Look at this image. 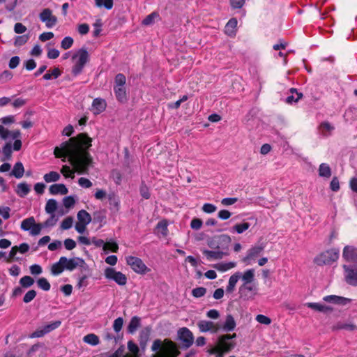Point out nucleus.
Instances as JSON below:
<instances>
[{
	"mask_svg": "<svg viewBox=\"0 0 357 357\" xmlns=\"http://www.w3.org/2000/svg\"><path fill=\"white\" fill-rule=\"evenodd\" d=\"M37 284L39 288L46 291H49L51 288L50 282L45 278H40L37 280Z\"/></svg>",
	"mask_w": 357,
	"mask_h": 357,
	"instance_id": "c03bdc74",
	"label": "nucleus"
},
{
	"mask_svg": "<svg viewBox=\"0 0 357 357\" xmlns=\"http://www.w3.org/2000/svg\"><path fill=\"white\" fill-rule=\"evenodd\" d=\"M30 190V186L26 183H20L17 184L15 192L20 197H24L29 193Z\"/></svg>",
	"mask_w": 357,
	"mask_h": 357,
	"instance_id": "393cba45",
	"label": "nucleus"
},
{
	"mask_svg": "<svg viewBox=\"0 0 357 357\" xmlns=\"http://www.w3.org/2000/svg\"><path fill=\"white\" fill-rule=\"evenodd\" d=\"M241 278L243 282L242 284H249L254 281L255 279V270L248 269L244 272L243 275L241 274Z\"/></svg>",
	"mask_w": 357,
	"mask_h": 357,
	"instance_id": "c85d7f7f",
	"label": "nucleus"
},
{
	"mask_svg": "<svg viewBox=\"0 0 357 357\" xmlns=\"http://www.w3.org/2000/svg\"><path fill=\"white\" fill-rule=\"evenodd\" d=\"M61 325V321L60 320L54 321L49 324L44 326L43 328L46 334L52 332V331L58 328Z\"/></svg>",
	"mask_w": 357,
	"mask_h": 357,
	"instance_id": "79ce46f5",
	"label": "nucleus"
},
{
	"mask_svg": "<svg viewBox=\"0 0 357 357\" xmlns=\"http://www.w3.org/2000/svg\"><path fill=\"white\" fill-rule=\"evenodd\" d=\"M237 20L236 18L230 19L225 27V33L229 36H234L236 32Z\"/></svg>",
	"mask_w": 357,
	"mask_h": 357,
	"instance_id": "aec40b11",
	"label": "nucleus"
},
{
	"mask_svg": "<svg viewBox=\"0 0 357 357\" xmlns=\"http://www.w3.org/2000/svg\"><path fill=\"white\" fill-rule=\"evenodd\" d=\"M57 208V202L54 199H49L45 205V211L47 213L52 214Z\"/></svg>",
	"mask_w": 357,
	"mask_h": 357,
	"instance_id": "ea45409f",
	"label": "nucleus"
},
{
	"mask_svg": "<svg viewBox=\"0 0 357 357\" xmlns=\"http://www.w3.org/2000/svg\"><path fill=\"white\" fill-rule=\"evenodd\" d=\"M73 218L70 216L66 218L61 222V227L63 229H68L72 227Z\"/></svg>",
	"mask_w": 357,
	"mask_h": 357,
	"instance_id": "864d4df0",
	"label": "nucleus"
},
{
	"mask_svg": "<svg viewBox=\"0 0 357 357\" xmlns=\"http://www.w3.org/2000/svg\"><path fill=\"white\" fill-rule=\"evenodd\" d=\"M231 242V237L227 234H219L212 238L211 243L215 245H227Z\"/></svg>",
	"mask_w": 357,
	"mask_h": 357,
	"instance_id": "dca6fc26",
	"label": "nucleus"
},
{
	"mask_svg": "<svg viewBox=\"0 0 357 357\" xmlns=\"http://www.w3.org/2000/svg\"><path fill=\"white\" fill-rule=\"evenodd\" d=\"M203 222L199 218H193L190 222V227L192 229L198 230L201 229Z\"/></svg>",
	"mask_w": 357,
	"mask_h": 357,
	"instance_id": "e2e57ef3",
	"label": "nucleus"
},
{
	"mask_svg": "<svg viewBox=\"0 0 357 357\" xmlns=\"http://www.w3.org/2000/svg\"><path fill=\"white\" fill-rule=\"evenodd\" d=\"M235 262H227V263H220L215 265V268L220 271L225 272L229 269H231L236 266Z\"/></svg>",
	"mask_w": 357,
	"mask_h": 357,
	"instance_id": "4c0bfd02",
	"label": "nucleus"
},
{
	"mask_svg": "<svg viewBox=\"0 0 357 357\" xmlns=\"http://www.w3.org/2000/svg\"><path fill=\"white\" fill-rule=\"evenodd\" d=\"M105 220V215L100 211H97L93 214V222L102 223Z\"/></svg>",
	"mask_w": 357,
	"mask_h": 357,
	"instance_id": "774afa93",
	"label": "nucleus"
},
{
	"mask_svg": "<svg viewBox=\"0 0 357 357\" xmlns=\"http://www.w3.org/2000/svg\"><path fill=\"white\" fill-rule=\"evenodd\" d=\"M61 173L66 177H71L74 178V172L70 169V167L68 165H63L61 169Z\"/></svg>",
	"mask_w": 357,
	"mask_h": 357,
	"instance_id": "603ef678",
	"label": "nucleus"
},
{
	"mask_svg": "<svg viewBox=\"0 0 357 357\" xmlns=\"http://www.w3.org/2000/svg\"><path fill=\"white\" fill-rule=\"evenodd\" d=\"M167 226L168 223L166 220L160 221L155 228V233L159 236H166L168 233Z\"/></svg>",
	"mask_w": 357,
	"mask_h": 357,
	"instance_id": "5701e85b",
	"label": "nucleus"
},
{
	"mask_svg": "<svg viewBox=\"0 0 357 357\" xmlns=\"http://www.w3.org/2000/svg\"><path fill=\"white\" fill-rule=\"evenodd\" d=\"M77 220L83 223L89 224L91 221V215L85 210H80L77 213Z\"/></svg>",
	"mask_w": 357,
	"mask_h": 357,
	"instance_id": "473e14b6",
	"label": "nucleus"
},
{
	"mask_svg": "<svg viewBox=\"0 0 357 357\" xmlns=\"http://www.w3.org/2000/svg\"><path fill=\"white\" fill-rule=\"evenodd\" d=\"M92 146V138L86 133L82 132L70 138L54 149V154L57 158H62L65 162L68 158L75 171L79 174H88L93 166V159L89 152Z\"/></svg>",
	"mask_w": 357,
	"mask_h": 357,
	"instance_id": "f257e3e1",
	"label": "nucleus"
},
{
	"mask_svg": "<svg viewBox=\"0 0 357 357\" xmlns=\"http://www.w3.org/2000/svg\"><path fill=\"white\" fill-rule=\"evenodd\" d=\"M250 227V224L247 222H243L242 223L236 224L233 227V231L237 232L238 234H242L245 231L249 229Z\"/></svg>",
	"mask_w": 357,
	"mask_h": 357,
	"instance_id": "a19ab883",
	"label": "nucleus"
},
{
	"mask_svg": "<svg viewBox=\"0 0 357 357\" xmlns=\"http://www.w3.org/2000/svg\"><path fill=\"white\" fill-rule=\"evenodd\" d=\"M92 243L94 245H118V243L113 239H110L109 241H104L102 239H99L97 238H93Z\"/></svg>",
	"mask_w": 357,
	"mask_h": 357,
	"instance_id": "f704fd0d",
	"label": "nucleus"
},
{
	"mask_svg": "<svg viewBox=\"0 0 357 357\" xmlns=\"http://www.w3.org/2000/svg\"><path fill=\"white\" fill-rule=\"evenodd\" d=\"M305 305L315 311L325 313L331 312L333 310L331 307L321 304L319 303H307Z\"/></svg>",
	"mask_w": 357,
	"mask_h": 357,
	"instance_id": "4be33fe9",
	"label": "nucleus"
},
{
	"mask_svg": "<svg viewBox=\"0 0 357 357\" xmlns=\"http://www.w3.org/2000/svg\"><path fill=\"white\" fill-rule=\"evenodd\" d=\"M123 319L122 317H118L116 319L113 324V328L114 331L116 333L119 332L123 327Z\"/></svg>",
	"mask_w": 357,
	"mask_h": 357,
	"instance_id": "bf43d9fd",
	"label": "nucleus"
},
{
	"mask_svg": "<svg viewBox=\"0 0 357 357\" xmlns=\"http://www.w3.org/2000/svg\"><path fill=\"white\" fill-rule=\"evenodd\" d=\"M236 327V321L231 314H227L226 320L222 326V330L224 331H232Z\"/></svg>",
	"mask_w": 357,
	"mask_h": 357,
	"instance_id": "a878e982",
	"label": "nucleus"
},
{
	"mask_svg": "<svg viewBox=\"0 0 357 357\" xmlns=\"http://www.w3.org/2000/svg\"><path fill=\"white\" fill-rule=\"evenodd\" d=\"M140 321L141 319L137 316H134L132 317L127 328L128 332L129 333L133 334L140 326Z\"/></svg>",
	"mask_w": 357,
	"mask_h": 357,
	"instance_id": "cd10ccee",
	"label": "nucleus"
},
{
	"mask_svg": "<svg viewBox=\"0 0 357 357\" xmlns=\"http://www.w3.org/2000/svg\"><path fill=\"white\" fill-rule=\"evenodd\" d=\"M29 36L28 35H22L20 36H17L15 40V46H22L24 45L29 40Z\"/></svg>",
	"mask_w": 357,
	"mask_h": 357,
	"instance_id": "8fccbe9b",
	"label": "nucleus"
},
{
	"mask_svg": "<svg viewBox=\"0 0 357 357\" xmlns=\"http://www.w3.org/2000/svg\"><path fill=\"white\" fill-rule=\"evenodd\" d=\"M323 300L326 302L343 305L347 304L350 301V299L349 298L336 295L326 296L323 298Z\"/></svg>",
	"mask_w": 357,
	"mask_h": 357,
	"instance_id": "f3484780",
	"label": "nucleus"
},
{
	"mask_svg": "<svg viewBox=\"0 0 357 357\" xmlns=\"http://www.w3.org/2000/svg\"><path fill=\"white\" fill-rule=\"evenodd\" d=\"M24 168L21 162H17L15 164L10 175L14 176L17 178H20L23 176Z\"/></svg>",
	"mask_w": 357,
	"mask_h": 357,
	"instance_id": "c756f323",
	"label": "nucleus"
},
{
	"mask_svg": "<svg viewBox=\"0 0 357 357\" xmlns=\"http://www.w3.org/2000/svg\"><path fill=\"white\" fill-rule=\"evenodd\" d=\"M36 296V291L33 289L28 291L23 298V301L25 303H30Z\"/></svg>",
	"mask_w": 357,
	"mask_h": 357,
	"instance_id": "09e8293b",
	"label": "nucleus"
},
{
	"mask_svg": "<svg viewBox=\"0 0 357 357\" xmlns=\"http://www.w3.org/2000/svg\"><path fill=\"white\" fill-rule=\"evenodd\" d=\"M43 178L47 183L56 182L59 180L60 174L56 172L52 171L47 174H45L43 176Z\"/></svg>",
	"mask_w": 357,
	"mask_h": 357,
	"instance_id": "72a5a7b5",
	"label": "nucleus"
},
{
	"mask_svg": "<svg viewBox=\"0 0 357 357\" xmlns=\"http://www.w3.org/2000/svg\"><path fill=\"white\" fill-rule=\"evenodd\" d=\"M50 193L51 195H66L68 192V190L66 186L63 183L52 184L49 188Z\"/></svg>",
	"mask_w": 357,
	"mask_h": 357,
	"instance_id": "6ab92c4d",
	"label": "nucleus"
},
{
	"mask_svg": "<svg viewBox=\"0 0 357 357\" xmlns=\"http://www.w3.org/2000/svg\"><path fill=\"white\" fill-rule=\"evenodd\" d=\"M263 248L264 247H252V248L248 250L247 256L244 257L243 261L249 264L250 260L255 259L261 254L263 251Z\"/></svg>",
	"mask_w": 357,
	"mask_h": 357,
	"instance_id": "412c9836",
	"label": "nucleus"
},
{
	"mask_svg": "<svg viewBox=\"0 0 357 357\" xmlns=\"http://www.w3.org/2000/svg\"><path fill=\"white\" fill-rule=\"evenodd\" d=\"M89 53L86 49H81L78 52V60L77 62L86 65L89 61Z\"/></svg>",
	"mask_w": 357,
	"mask_h": 357,
	"instance_id": "e433bc0d",
	"label": "nucleus"
},
{
	"mask_svg": "<svg viewBox=\"0 0 357 357\" xmlns=\"http://www.w3.org/2000/svg\"><path fill=\"white\" fill-rule=\"evenodd\" d=\"M290 92L291 93V95L287 96L285 101L288 104L297 102L303 97V93L298 92L295 88H291Z\"/></svg>",
	"mask_w": 357,
	"mask_h": 357,
	"instance_id": "bb28decb",
	"label": "nucleus"
},
{
	"mask_svg": "<svg viewBox=\"0 0 357 357\" xmlns=\"http://www.w3.org/2000/svg\"><path fill=\"white\" fill-rule=\"evenodd\" d=\"M3 154L6 160H10L12 156V146L10 143H6L2 149Z\"/></svg>",
	"mask_w": 357,
	"mask_h": 357,
	"instance_id": "3c124183",
	"label": "nucleus"
},
{
	"mask_svg": "<svg viewBox=\"0 0 357 357\" xmlns=\"http://www.w3.org/2000/svg\"><path fill=\"white\" fill-rule=\"evenodd\" d=\"M43 227L42 224L36 222L33 217L26 218L21 222V229L24 231H29L32 236L38 235Z\"/></svg>",
	"mask_w": 357,
	"mask_h": 357,
	"instance_id": "6e6552de",
	"label": "nucleus"
},
{
	"mask_svg": "<svg viewBox=\"0 0 357 357\" xmlns=\"http://www.w3.org/2000/svg\"><path fill=\"white\" fill-rule=\"evenodd\" d=\"M206 293V289L205 287H197L192 290V295L195 298H200L204 296Z\"/></svg>",
	"mask_w": 357,
	"mask_h": 357,
	"instance_id": "de8ad7c7",
	"label": "nucleus"
},
{
	"mask_svg": "<svg viewBox=\"0 0 357 357\" xmlns=\"http://www.w3.org/2000/svg\"><path fill=\"white\" fill-rule=\"evenodd\" d=\"M85 65L76 62V63L74 65V66L72 68V73L73 75L76 77L78 75H79L84 68Z\"/></svg>",
	"mask_w": 357,
	"mask_h": 357,
	"instance_id": "4d7b16f0",
	"label": "nucleus"
},
{
	"mask_svg": "<svg viewBox=\"0 0 357 357\" xmlns=\"http://www.w3.org/2000/svg\"><path fill=\"white\" fill-rule=\"evenodd\" d=\"M104 276L107 280L114 281L119 286H125L127 284L126 275L121 271H117L114 268L106 267L104 270Z\"/></svg>",
	"mask_w": 357,
	"mask_h": 357,
	"instance_id": "39448f33",
	"label": "nucleus"
},
{
	"mask_svg": "<svg viewBox=\"0 0 357 357\" xmlns=\"http://www.w3.org/2000/svg\"><path fill=\"white\" fill-rule=\"evenodd\" d=\"M255 319L259 323L265 324V325H269L271 323V319L269 317H268L267 316H265L264 314L257 315Z\"/></svg>",
	"mask_w": 357,
	"mask_h": 357,
	"instance_id": "680f3d73",
	"label": "nucleus"
},
{
	"mask_svg": "<svg viewBox=\"0 0 357 357\" xmlns=\"http://www.w3.org/2000/svg\"><path fill=\"white\" fill-rule=\"evenodd\" d=\"M236 337V334L233 333L232 335H222L218 337L217 343L223 355L230 352L235 347L236 343L231 340Z\"/></svg>",
	"mask_w": 357,
	"mask_h": 357,
	"instance_id": "423d86ee",
	"label": "nucleus"
},
{
	"mask_svg": "<svg viewBox=\"0 0 357 357\" xmlns=\"http://www.w3.org/2000/svg\"><path fill=\"white\" fill-rule=\"evenodd\" d=\"M344 279L347 284L357 287V266L343 265Z\"/></svg>",
	"mask_w": 357,
	"mask_h": 357,
	"instance_id": "9d476101",
	"label": "nucleus"
},
{
	"mask_svg": "<svg viewBox=\"0 0 357 357\" xmlns=\"http://www.w3.org/2000/svg\"><path fill=\"white\" fill-rule=\"evenodd\" d=\"M106 100L101 98H96L93 99L92 102L91 111L93 114L98 115L103 112L106 109Z\"/></svg>",
	"mask_w": 357,
	"mask_h": 357,
	"instance_id": "4468645a",
	"label": "nucleus"
},
{
	"mask_svg": "<svg viewBox=\"0 0 357 357\" xmlns=\"http://www.w3.org/2000/svg\"><path fill=\"white\" fill-rule=\"evenodd\" d=\"M45 335H46V333H45V331H44L43 328L42 327V328H39L36 329L34 332L31 333L29 337L30 338H38V337H42Z\"/></svg>",
	"mask_w": 357,
	"mask_h": 357,
	"instance_id": "69168bd1",
	"label": "nucleus"
},
{
	"mask_svg": "<svg viewBox=\"0 0 357 357\" xmlns=\"http://www.w3.org/2000/svg\"><path fill=\"white\" fill-rule=\"evenodd\" d=\"M126 263L134 272L138 274L144 275L151 271L141 259L136 257H126Z\"/></svg>",
	"mask_w": 357,
	"mask_h": 357,
	"instance_id": "0eeeda50",
	"label": "nucleus"
},
{
	"mask_svg": "<svg viewBox=\"0 0 357 357\" xmlns=\"http://www.w3.org/2000/svg\"><path fill=\"white\" fill-rule=\"evenodd\" d=\"M159 17V14L157 12H153L148 15L142 21V24L144 26H149L154 23L155 20Z\"/></svg>",
	"mask_w": 357,
	"mask_h": 357,
	"instance_id": "c9c22d12",
	"label": "nucleus"
},
{
	"mask_svg": "<svg viewBox=\"0 0 357 357\" xmlns=\"http://www.w3.org/2000/svg\"><path fill=\"white\" fill-rule=\"evenodd\" d=\"M339 250L331 248L318 255L314 259V263L317 266L329 265L338 259Z\"/></svg>",
	"mask_w": 357,
	"mask_h": 357,
	"instance_id": "20e7f679",
	"label": "nucleus"
},
{
	"mask_svg": "<svg viewBox=\"0 0 357 357\" xmlns=\"http://www.w3.org/2000/svg\"><path fill=\"white\" fill-rule=\"evenodd\" d=\"M102 23L100 20H97L93 24V36L97 38L99 36L101 31H102Z\"/></svg>",
	"mask_w": 357,
	"mask_h": 357,
	"instance_id": "5fc2aeb1",
	"label": "nucleus"
},
{
	"mask_svg": "<svg viewBox=\"0 0 357 357\" xmlns=\"http://www.w3.org/2000/svg\"><path fill=\"white\" fill-rule=\"evenodd\" d=\"M197 326L199 331L202 333L211 332L213 333H217L220 326L215 324L211 321L202 320L197 323Z\"/></svg>",
	"mask_w": 357,
	"mask_h": 357,
	"instance_id": "ddd939ff",
	"label": "nucleus"
},
{
	"mask_svg": "<svg viewBox=\"0 0 357 357\" xmlns=\"http://www.w3.org/2000/svg\"><path fill=\"white\" fill-rule=\"evenodd\" d=\"M83 341L90 345L96 346L100 343L99 337L94 333H89L83 337Z\"/></svg>",
	"mask_w": 357,
	"mask_h": 357,
	"instance_id": "2f4dec72",
	"label": "nucleus"
},
{
	"mask_svg": "<svg viewBox=\"0 0 357 357\" xmlns=\"http://www.w3.org/2000/svg\"><path fill=\"white\" fill-rule=\"evenodd\" d=\"M204 254L208 259H220L227 255V252L217 250H204Z\"/></svg>",
	"mask_w": 357,
	"mask_h": 357,
	"instance_id": "b1692460",
	"label": "nucleus"
},
{
	"mask_svg": "<svg viewBox=\"0 0 357 357\" xmlns=\"http://www.w3.org/2000/svg\"><path fill=\"white\" fill-rule=\"evenodd\" d=\"M126 82V77L123 73H118L115 76L114 92L116 100L121 103H126L128 100Z\"/></svg>",
	"mask_w": 357,
	"mask_h": 357,
	"instance_id": "7ed1b4c3",
	"label": "nucleus"
},
{
	"mask_svg": "<svg viewBox=\"0 0 357 357\" xmlns=\"http://www.w3.org/2000/svg\"><path fill=\"white\" fill-rule=\"evenodd\" d=\"M150 336V329L146 328L142 330L139 333L140 344H146Z\"/></svg>",
	"mask_w": 357,
	"mask_h": 357,
	"instance_id": "49530a36",
	"label": "nucleus"
},
{
	"mask_svg": "<svg viewBox=\"0 0 357 357\" xmlns=\"http://www.w3.org/2000/svg\"><path fill=\"white\" fill-rule=\"evenodd\" d=\"M217 209V207L210 203H206L202 206V211L206 213H213Z\"/></svg>",
	"mask_w": 357,
	"mask_h": 357,
	"instance_id": "052dcab7",
	"label": "nucleus"
},
{
	"mask_svg": "<svg viewBox=\"0 0 357 357\" xmlns=\"http://www.w3.org/2000/svg\"><path fill=\"white\" fill-rule=\"evenodd\" d=\"M319 175L321 177L329 178L331 176V169L326 163H321L319 167Z\"/></svg>",
	"mask_w": 357,
	"mask_h": 357,
	"instance_id": "7c9ffc66",
	"label": "nucleus"
},
{
	"mask_svg": "<svg viewBox=\"0 0 357 357\" xmlns=\"http://www.w3.org/2000/svg\"><path fill=\"white\" fill-rule=\"evenodd\" d=\"M77 31L81 35H86L89 31V26L86 23L79 24L77 26Z\"/></svg>",
	"mask_w": 357,
	"mask_h": 357,
	"instance_id": "338daca9",
	"label": "nucleus"
},
{
	"mask_svg": "<svg viewBox=\"0 0 357 357\" xmlns=\"http://www.w3.org/2000/svg\"><path fill=\"white\" fill-rule=\"evenodd\" d=\"M139 192H140L141 196L143 198H144L146 199H148L150 198L151 194L149 192V190L145 184L142 183L141 185L140 188H139Z\"/></svg>",
	"mask_w": 357,
	"mask_h": 357,
	"instance_id": "13d9d810",
	"label": "nucleus"
},
{
	"mask_svg": "<svg viewBox=\"0 0 357 357\" xmlns=\"http://www.w3.org/2000/svg\"><path fill=\"white\" fill-rule=\"evenodd\" d=\"M178 338L183 343V347L188 349L194 341L192 333L186 327L180 328L178 331Z\"/></svg>",
	"mask_w": 357,
	"mask_h": 357,
	"instance_id": "1a4fd4ad",
	"label": "nucleus"
},
{
	"mask_svg": "<svg viewBox=\"0 0 357 357\" xmlns=\"http://www.w3.org/2000/svg\"><path fill=\"white\" fill-rule=\"evenodd\" d=\"M63 257L66 270L72 271L77 267L83 268L86 265L84 260L80 257H73L70 259H68L66 257Z\"/></svg>",
	"mask_w": 357,
	"mask_h": 357,
	"instance_id": "f8f14e48",
	"label": "nucleus"
},
{
	"mask_svg": "<svg viewBox=\"0 0 357 357\" xmlns=\"http://www.w3.org/2000/svg\"><path fill=\"white\" fill-rule=\"evenodd\" d=\"M74 40L70 36H66L61 43V47L63 50H68L72 47L73 45Z\"/></svg>",
	"mask_w": 357,
	"mask_h": 357,
	"instance_id": "a18cd8bd",
	"label": "nucleus"
},
{
	"mask_svg": "<svg viewBox=\"0 0 357 357\" xmlns=\"http://www.w3.org/2000/svg\"><path fill=\"white\" fill-rule=\"evenodd\" d=\"M151 351L155 352L151 357H178L181 354L177 344L167 338L163 341L160 339L155 340Z\"/></svg>",
	"mask_w": 357,
	"mask_h": 357,
	"instance_id": "f03ea898",
	"label": "nucleus"
},
{
	"mask_svg": "<svg viewBox=\"0 0 357 357\" xmlns=\"http://www.w3.org/2000/svg\"><path fill=\"white\" fill-rule=\"evenodd\" d=\"M63 203L66 208H70L75 205V200L72 196H68L63 198Z\"/></svg>",
	"mask_w": 357,
	"mask_h": 357,
	"instance_id": "6e6d98bb",
	"label": "nucleus"
},
{
	"mask_svg": "<svg viewBox=\"0 0 357 357\" xmlns=\"http://www.w3.org/2000/svg\"><path fill=\"white\" fill-rule=\"evenodd\" d=\"M96 6L104 7L107 10H111L114 6V0H95Z\"/></svg>",
	"mask_w": 357,
	"mask_h": 357,
	"instance_id": "58836bf2",
	"label": "nucleus"
},
{
	"mask_svg": "<svg viewBox=\"0 0 357 357\" xmlns=\"http://www.w3.org/2000/svg\"><path fill=\"white\" fill-rule=\"evenodd\" d=\"M34 283V280L31 276H24L20 280V284L24 288H29Z\"/></svg>",
	"mask_w": 357,
	"mask_h": 357,
	"instance_id": "37998d69",
	"label": "nucleus"
},
{
	"mask_svg": "<svg viewBox=\"0 0 357 357\" xmlns=\"http://www.w3.org/2000/svg\"><path fill=\"white\" fill-rule=\"evenodd\" d=\"M78 184L84 188H89L92 186V183L86 178L81 177L78 180Z\"/></svg>",
	"mask_w": 357,
	"mask_h": 357,
	"instance_id": "0e129e2a",
	"label": "nucleus"
},
{
	"mask_svg": "<svg viewBox=\"0 0 357 357\" xmlns=\"http://www.w3.org/2000/svg\"><path fill=\"white\" fill-rule=\"evenodd\" d=\"M343 257L349 262L357 263V247H344Z\"/></svg>",
	"mask_w": 357,
	"mask_h": 357,
	"instance_id": "2eb2a0df",
	"label": "nucleus"
},
{
	"mask_svg": "<svg viewBox=\"0 0 357 357\" xmlns=\"http://www.w3.org/2000/svg\"><path fill=\"white\" fill-rule=\"evenodd\" d=\"M63 257H60L59 261L53 264L51 266V274L52 275L56 276L60 275L64 270H66L65 268V264L63 261Z\"/></svg>",
	"mask_w": 357,
	"mask_h": 357,
	"instance_id": "a211bd4d",
	"label": "nucleus"
},
{
	"mask_svg": "<svg viewBox=\"0 0 357 357\" xmlns=\"http://www.w3.org/2000/svg\"><path fill=\"white\" fill-rule=\"evenodd\" d=\"M39 18L49 29L52 28L57 23L56 17L52 15V11L50 8L43 9L39 15Z\"/></svg>",
	"mask_w": 357,
	"mask_h": 357,
	"instance_id": "9b49d317",
	"label": "nucleus"
}]
</instances>
